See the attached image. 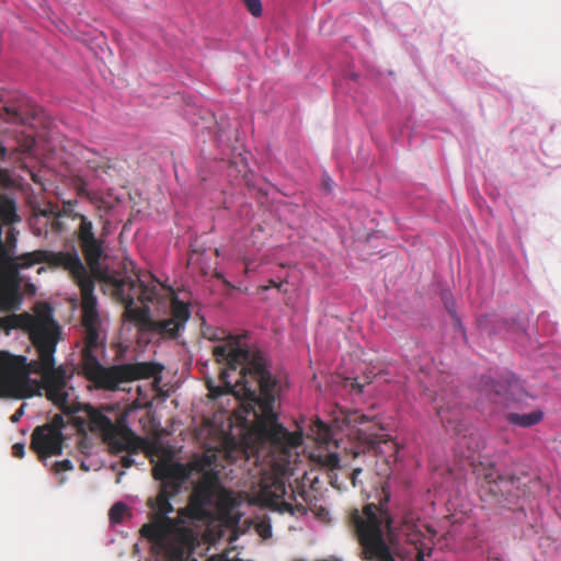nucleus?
<instances>
[{
  "instance_id": "nucleus-35",
  "label": "nucleus",
  "mask_w": 561,
  "mask_h": 561,
  "mask_svg": "<svg viewBox=\"0 0 561 561\" xmlns=\"http://www.w3.org/2000/svg\"><path fill=\"white\" fill-rule=\"evenodd\" d=\"M12 455L16 458H23L25 455V446L22 443H15L12 446Z\"/></svg>"
},
{
  "instance_id": "nucleus-42",
  "label": "nucleus",
  "mask_w": 561,
  "mask_h": 561,
  "mask_svg": "<svg viewBox=\"0 0 561 561\" xmlns=\"http://www.w3.org/2000/svg\"><path fill=\"white\" fill-rule=\"evenodd\" d=\"M494 387V392H495V396H499L500 394V390H499V387L497 385L493 386Z\"/></svg>"
},
{
  "instance_id": "nucleus-12",
  "label": "nucleus",
  "mask_w": 561,
  "mask_h": 561,
  "mask_svg": "<svg viewBox=\"0 0 561 561\" xmlns=\"http://www.w3.org/2000/svg\"><path fill=\"white\" fill-rule=\"evenodd\" d=\"M432 400L436 414L446 430L456 434L466 431V424L461 419L462 407L454 390H443L440 393H436Z\"/></svg>"
},
{
  "instance_id": "nucleus-33",
  "label": "nucleus",
  "mask_w": 561,
  "mask_h": 561,
  "mask_svg": "<svg viewBox=\"0 0 561 561\" xmlns=\"http://www.w3.org/2000/svg\"><path fill=\"white\" fill-rule=\"evenodd\" d=\"M247 10L255 18L262 15V3L261 0H243Z\"/></svg>"
},
{
  "instance_id": "nucleus-16",
  "label": "nucleus",
  "mask_w": 561,
  "mask_h": 561,
  "mask_svg": "<svg viewBox=\"0 0 561 561\" xmlns=\"http://www.w3.org/2000/svg\"><path fill=\"white\" fill-rule=\"evenodd\" d=\"M152 474L156 480L161 481L160 491H165L170 497L175 496L182 486L183 481L186 479V470L180 462L171 460H161L152 469Z\"/></svg>"
},
{
  "instance_id": "nucleus-19",
  "label": "nucleus",
  "mask_w": 561,
  "mask_h": 561,
  "mask_svg": "<svg viewBox=\"0 0 561 561\" xmlns=\"http://www.w3.org/2000/svg\"><path fill=\"white\" fill-rule=\"evenodd\" d=\"M18 220L15 213V204L11 199L0 201V264L5 266L8 262L13 261V256L9 254L2 240V228L10 226Z\"/></svg>"
},
{
  "instance_id": "nucleus-37",
  "label": "nucleus",
  "mask_w": 561,
  "mask_h": 561,
  "mask_svg": "<svg viewBox=\"0 0 561 561\" xmlns=\"http://www.w3.org/2000/svg\"><path fill=\"white\" fill-rule=\"evenodd\" d=\"M360 472H362L360 468H355V469H353V471L351 473V480H352V484L354 488L358 485L357 477L359 476Z\"/></svg>"
},
{
  "instance_id": "nucleus-28",
  "label": "nucleus",
  "mask_w": 561,
  "mask_h": 561,
  "mask_svg": "<svg viewBox=\"0 0 561 561\" xmlns=\"http://www.w3.org/2000/svg\"><path fill=\"white\" fill-rule=\"evenodd\" d=\"M80 194H84L87 198L90 201V203L98 209V210H104L108 211L111 209V205L105 201V198L93 192H87L83 188H80Z\"/></svg>"
},
{
  "instance_id": "nucleus-30",
  "label": "nucleus",
  "mask_w": 561,
  "mask_h": 561,
  "mask_svg": "<svg viewBox=\"0 0 561 561\" xmlns=\"http://www.w3.org/2000/svg\"><path fill=\"white\" fill-rule=\"evenodd\" d=\"M148 446V442L147 439L145 438V443H142L141 445V448L138 450V451H129V450H123L122 453H126L125 456H123L121 458V465L124 467V468H130L135 465V460L133 458V455H138L140 454L141 451H144Z\"/></svg>"
},
{
  "instance_id": "nucleus-32",
  "label": "nucleus",
  "mask_w": 561,
  "mask_h": 561,
  "mask_svg": "<svg viewBox=\"0 0 561 561\" xmlns=\"http://www.w3.org/2000/svg\"><path fill=\"white\" fill-rule=\"evenodd\" d=\"M8 252L10 253V249L15 248L16 244V231L13 227L5 226V241H3Z\"/></svg>"
},
{
  "instance_id": "nucleus-26",
  "label": "nucleus",
  "mask_w": 561,
  "mask_h": 561,
  "mask_svg": "<svg viewBox=\"0 0 561 561\" xmlns=\"http://www.w3.org/2000/svg\"><path fill=\"white\" fill-rule=\"evenodd\" d=\"M188 318L190 310L187 305L174 298L171 302V319L175 320L180 328H183Z\"/></svg>"
},
{
  "instance_id": "nucleus-18",
  "label": "nucleus",
  "mask_w": 561,
  "mask_h": 561,
  "mask_svg": "<svg viewBox=\"0 0 561 561\" xmlns=\"http://www.w3.org/2000/svg\"><path fill=\"white\" fill-rule=\"evenodd\" d=\"M175 523L170 517L156 518L151 516V523L142 525L140 534L158 548L165 546L168 536L172 533Z\"/></svg>"
},
{
  "instance_id": "nucleus-41",
  "label": "nucleus",
  "mask_w": 561,
  "mask_h": 561,
  "mask_svg": "<svg viewBox=\"0 0 561 561\" xmlns=\"http://www.w3.org/2000/svg\"><path fill=\"white\" fill-rule=\"evenodd\" d=\"M318 425H319L320 430H324V431L327 432V426H325V424H324V423H322V422H320V421H319V424H318Z\"/></svg>"
},
{
  "instance_id": "nucleus-5",
  "label": "nucleus",
  "mask_w": 561,
  "mask_h": 561,
  "mask_svg": "<svg viewBox=\"0 0 561 561\" xmlns=\"http://www.w3.org/2000/svg\"><path fill=\"white\" fill-rule=\"evenodd\" d=\"M84 376L98 389L114 391L121 383L156 377L161 373L158 364L142 362L135 364L113 365L104 367L96 357L82 365Z\"/></svg>"
},
{
  "instance_id": "nucleus-25",
  "label": "nucleus",
  "mask_w": 561,
  "mask_h": 561,
  "mask_svg": "<svg viewBox=\"0 0 561 561\" xmlns=\"http://www.w3.org/2000/svg\"><path fill=\"white\" fill-rule=\"evenodd\" d=\"M164 554L172 561H181L184 556V546L181 541L173 540L170 535L165 546L159 547Z\"/></svg>"
},
{
  "instance_id": "nucleus-8",
  "label": "nucleus",
  "mask_w": 561,
  "mask_h": 561,
  "mask_svg": "<svg viewBox=\"0 0 561 561\" xmlns=\"http://www.w3.org/2000/svg\"><path fill=\"white\" fill-rule=\"evenodd\" d=\"M385 513L375 504L364 508V518L357 516L355 524L358 540L366 559L378 561H396L382 536V518Z\"/></svg>"
},
{
  "instance_id": "nucleus-40",
  "label": "nucleus",
  "mask_w": 561,
  "mask_h": 561,
  "mask_svg": "<svg viewBox=\"0 0 561 561\" xmlns=\"http://www.w3.org/2000/svg\"><path fill=\"white\" fill-rule=\"evenodd\" d=\"M211 393H213L214 398H216L221 394V391L219 390V388H216V389L211 390Z\"/></svg>"
},
{
  "instance_id": "nucleus-7",
  "label": "nucleus",
  "mask_w": 561,
  "mask_h": 561,
  "mask_svg": "<svg viewBox=\"0 0 561 561\" xmlns=\"http://www.w3.org/2000/svg\"><path fill=\"white\" fill-rule=\"evenodd\" d=\"M46 263L51 268L62 267L70 273L73 282L79 284L85 278L91 277L87 267L82 263L79 254L72 252H54L50 250H35L26 252L18 256H13V261L8 262L5 267L19 272L34 266L35 264Z\"/></svg>"
},
{
  "instance_id": "nucleus-3",
  "label": "nucleus",
  "mask_w": 561,
  "mask_h": 561,
  "mask_svg": "<svg viewBox=\"0 0 561 561\" xmlns=\"http://www.w3.org/2000/svg\"><path fill=\"white\" fill-rule=\"evenodd\" d=\"M343 422L351 428V435L355 437L350 453L354 458L362 454H371L381 457L386 462L397 461L399 444L388 434H383V427L375 416L369 417L359 411L344 413Z\"/></svg>"
},
{
  "instance_id": "nucleus-34",
  "label": "nucleus",
  "mask_w": 561,
  "mask_h": 561,
  "mask_svg": "<svg viewBox=\"0 0 561 561\" xmlns=\"http://www.w3.org/2000/svg\"><path fill=\"white\" fill-rule=\"evenodd\" d=\"M73 469V465L69 459H64L61 461H57L54 465V470L56 473H59L61 471H69Z\"/></svg>"
},
{
  "instance_id": "nucleus-39",
  "label": "nucleus",
  "mask_w": 561,
  "mask_h": 561,
  "mask_svg": "<svg viewBox=\"0 0 561 561\" xmlns=\"http://www.w3.org/2000/svg\"><path fill=\"white\" fill-rule=\"evenodd\" d=\"M22 414V409H20L18 412H15L12 416H11V421L12 422H16L19 421L20 419V415Z\"/></svg>"
},
{
  "instance_id": "nucleus-23",
  "label": "nucleus",
  "mask_w": 561,
  "mask_h": 561,
  "mask_svg": "<svg viewBox=\"0 0 561 561\" xmlns=\"http://www.w3.org/2000/svg\"><path fill=\"white\" fill-rule=\"evenodd\" d=\"M171 499L172 497L165 494V491H159L156 499H150L148 505L153 511L152 517H168V514L173 512V506L170 502Z\"/></svg>"
},
{
  "instance_id": "nucleus-38",
  "label": "nucleus",
  "mask_w": 561,
  "mask_h": 561,
  "mask_svg": "<svg viewBox=\"0 0 561 561\" xmlns=\"http://www.w3.org/2000/svg\"><path fill=\"white\" fill-rule=\"evenodd\" d=\"M69 207L64 206V213L66 216L70 217L69 214H76L77 211H73L70 207L72 206L71 202L68 203Z\"/></svg>"
},
{
  "instance_id": "nucleus-22",
  "label": "nucleus",
  "mask_w": 561,
  "mask_h": 561,
  "mask_svg": "<svg viewBox=\"0 0 561 561\" xmlns=\"http://www.w3.org/2000/svg\"><path fill=\"white\" fill-rule=\"evenodd\" d=\"M99 328L100 327H85L84 346L81 351L82 365L90 363L91 357H96L94 351L99 345Z\"/></svg>"
},
{
  "instance_id": "nucleus-27",
  "label": "nucleus",
  "mask_w": 561,
  "mask_h": 561,
  "mask_svg": "<svg viewBox=\"0 0 561 561\" xmlns=\"http://www.w3.org/2000/svg\"><path fill=\"white\" fill-rule=\"evenodd\" d=\"M312 459L323 468L335 470L340 467V458L335 453L317 454Z\"/></svg>"
},
{
  "instance_id": "nucleus-31",
  "label": "nucleus",
  "mask_w": 561,
  "mask_h": 561,
  "mask_svg": "<svg viewBox=\"0 0 561 561\" xmlns=\"http://www.w3.org/2000/svg\"><path fill=\"white\" fill-rule=\"evenodd\" d=\"M66 417L68 419L67 415ZM66 423H69L68 420L65 421L61 414H56L49 423H46L43 426H49L51 431L62 433V428L65 427Z\"/></svg>"
},
{
  "instance_id": "nucleus-17",
  "label": "nucleus",
  "mask_w": 561,
  "mask_h": 561,
  "mask_svg": "<svg viewBox=\"0 0 561 561\" xmlns=\"http://www.w3.org/2000/svg\"><path fill=\"white\" fill-rule=\"evenodd\" d=\"M81 294L82 324L83 327H100L98 300L94 295L95 280L91 276L77 284Z\"/></svg>"
},
{
  "instance_id": "nucleus-29",
  "label": "nucleus",
  "mask_w": 561,
  "mask_h": 561,
  "mask_svg": "<svg viewBox=\"0 0 561 561\" xmlns=\"http://www.w3.org/2000/svg\"><path fill=\"white\" fill-rule=\"evenodd\" d=\"M126 512H127V505H125L122 502L115 503L108 512L110 520L113 524H119L124 519Z\"/></svg>"
},
{
  "instance_id": "nucleus-2",
  "label": "nucleus",
  "mask_w": 561,
  "mask_h": 561,
  "mask_svg": "<svg viewBox=\"0 0 561 561\" xmlns=\"http://www.w3.org/2000/svg\"><path fill=\"white\" fill-rule=\"evenodd\" d=\"M59 336L60 327L57 324L47 340L35 347L37 357L31 362L24 355L0 351V398L26 399L45 394L68 416L69 424L78 433L90 431L100 434L112 455H119L123 450L138 451L145 438L127 425L124 414L113 422L91 405L81 407L69 401L72 387L68 381L71 374H68L66 366H56L55 360Z\"/></svg>"
},
{
  "instance_id": "nucleus-24",
  "label": "nucleus",
  "mask_w": 561,
  "mask_h": 561,
  "mask_svg": "<svg viewBox=\"0 0 561 561\" xmlns=\"http://www.w3.org/2000/svg\"><path fill=\"white\" fill-rule=\"evenodd\" d=\"M150 330L168 337L175 339L181 330L180 325L175 320L163 319V320H152L150 323Z\"/></svg>"
},
{
  "instance_id": "nucleus-11",
  "label": "nucleus",
  "mask_w": 561,
  "mask_h": 561,
  "mask_svg": "<svg viewBox=\"0 0 561 561\" xmlns=\"http://www.w3.org/2000/svg\"><path fill=\"white\" fill-rule=\"evenodd\" d=\"M217 493H220L221 496L227 493L220 484L218 474L214 471L205 472L190 497L188 507L192 511V515L194 517H202L206 508L213 505Z\"/></svg>"
},
{
  "instance_id": "nucleus-10",
  "label": "nucleus",
  "mask_w": 561,
  "mask_h": 561,
  "mask_svg": "<svg viewBox=\"0 0 561 561\" xmlns=\"http://www.w3.org/2000/svg\"><path fill=\"white\" fill-rule=\"evenodd\" d=\"M35 139L19 128H5L0 130V160L21 162L32 154Z\"/></svg>"
},
{
  "instance_id": "nucleus-36",
  "label": "nucleus",
  "mask_w": 561,
  "mask_h": 561,
  "mask_svg": "<svg viewBox=\"0 0 561 561\" xmlns=\"http://www.w3.org/2000/svg\"><path fill=\"white\" fill-rule=\"evenodd\" d=\"M286 284V282H280V283H276L275 280L271 279L268 280V285H265V286H260L259 287V290H267L272 287L276 288L277 290L282 291L283 290V286Z\"/></svg>"
},
{
  "instance_id": "nucleus-9",
  "label": "nucleus",
  "mask_w": 561,
  "mask_h": 561,
  "mask_svg": "<svg viewBox=\"0 0 561 561\" xmlns=\"http://www.w3.org/2000/svg\"><path fill=\"white\" fill-rule=\"evenodd\" d=\"M69 216L73 220H79L76 236L87 265L90 268V275L93 278H101L100 262L104 254L105 236H95L93 222L85 215L76 213L69 214Z\"/></svg>"
},
{
  "instance_id": "nucleus-1",
  "label": "nucleus",
  "mask_w": 561,
  "mask_h": 561,
  "mask_svg": "<svg viewBox=\"0 0 561 561\" xmlns=\"http://www.w3.org/2000/svg\"><path fill=\"white\" fill-rule=\"evenodd\" d=\"M211 341H224L214 346L216 360L224 365L220 379L225 383L226 393H233L240 387L244 398V409L252 412L254 421L250 426L244 444L257 458L266 450L268 463L274 471L264 476L260 481V496L271 506L277 507L285 503L286 484L284 476L289 473L293 449L302 444L301 432H289L278 423L275 403L280 391L279 381L265 367V360L260 353H252L240 345L239 337L225 331L208 336Z\"/></svg>"
},
{
  "instance_id": "nucleus-13",
  "label": "nucleus",
  "mask_w": 561,
  "mask_h": 561,
  "mask_svg": "<svg viewBox=\"0 0 561 561\" xmlns=\"http://www.w3.org/2000/svg\"><path fill=\"white\" fill-rule=\"evenodd\" d=\"M478 477L482 478L481 497L490 496L495 501L513 494L517 488L518 479L512 474H500L494 466L478 470Z\"/></svg>"
},
{
  "instance_id": "nucleus-4",
  "label": "nucleus",
  "mask_w": 561,
  "mask_h": 561,
  "mask_svg": "<svg viewBox=\"0 0 561 561\" xmlns=\"http://www.w3.org/2000/svg\"><path fill=\"white\" fill-rule=\"evenodd\" d=\"M107 282L113 287L114 297L125 306V319L149 329L152 321L149 317V308L135 307L134 304L136 299L142 304L153 301L159 295V282L151 275L149 283L141 280L138 275L135 277L112 276Z\"/></svg>"
},
{
  "instance_id": "nucleus-14",
  "label": "nucleus",
  "mask_w": 561,
  "mask_h": 561,
  "mask_svg": "<svg viewBox=\"0 0 561 561\" xmlns=\"http://www.w3.org/2000/svg\"><path fill=\"white\" fill-rule=\"evenodd\" d=\"M42 108L30 98L22 95L0 108V118L18 125H31L39 117Z\"/></svg>"
},
{
  "instance_id": "nucleus-21",
  "label": "nucleus",
  "mask_w": 561,
  "mask_h": 561,
  "mask_svg": "<svg viewBox=\"0 0 561 561\" xmlns=\"http://www.w3.org/2000/svg\"><path fill=\"white\" fill-rule=\"evenodd\" d=\"M505 419L510 424L527 428L540 423L543 419V412L541 410H535L526 414L511 412L506 414Z\"/></svg>"
},
{
  "instance_id": "nucleus-15",
  "label": "nucleus",
  "mask_w": 561,
  "mask_h": 561,
  "mask_svg": "<svg viewBox=\"0 0 561 561\" xmlns=\"http://www.w3.org/2000/svg\"><path fill=\"white\" fill-rule=\"evenodd\" d=\"M64 434L54 432L49 426H36L31 435V449L41 460L62 453Z\"/></svg>"
},
{
  "instance_id": "nucleus-20",
  "label": "nucleus",
  "mask_w": 561,
  "mask_h": 561,
  "mask_svg": "<svg viewBox=\"0 0 561 561\" xmlns=\"http://www.w3.org/2000/svg\"><path fill=\"white\" fill-rule=\"evenodd\" d=\"M85 164L98 178L102 174H111V171L114 169V164L110 158L101 156L95 151H89V156L85 157Z\"/></svg>"
},
{
  "instance_id": "nucleus-6",
  "label": "nucleus",
  "mask_w": 561,
  "mask_h": 561,
  "mask_svg": "<svg viewBox=\"0 0 561 561\" xmlns=\"http://www.w3.org/2000/svg\"><path fill=\"white\" fill-rule=\"evenodd\" d=\"M20 299L16 295L0 291V330L7 333L11 329H26L34 347L47 340L49 332L57 325L49 312L36 317L24 313H11L20 308Z\"/></svg>"
}]
</instances>
